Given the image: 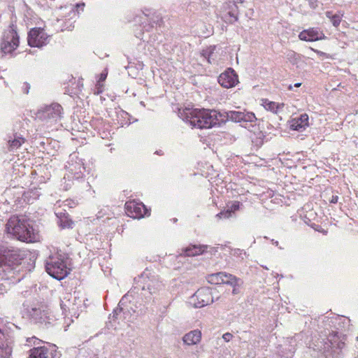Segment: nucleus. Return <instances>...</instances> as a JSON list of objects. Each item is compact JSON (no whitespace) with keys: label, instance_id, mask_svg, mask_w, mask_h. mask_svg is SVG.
<instances>
[{"label":"nucleus","instance_id":"nucleus-20","mask_svg":"<svg viewBox=\"0 0 358 358\" xmlns=\"http://www.w3.org/2000/svg\"><path fill=\"white\" fill-rule=\"evenodd\" d=\"M308 120V115L306 113H303L299 117L291 120L290 128L298 131H303L309 124Z\"/></svg>","mask_w":358,"mask_h":358},{"label":"nucleus","instance_id":"nucleus-48","mask_svg":"<svg viewBox=\"0 0 358 358\" xmlns=\"http://www.w3.org/2000/svg\"><path fill=\"white\" fill-rule=\"evenodd\" d=\"M357 341H358V336H357Z\"/></svg>","mask_w":358,"mask_h":358},{"label":"nucleus","instance_id":"nucleus-9","mask_svg":"<svg viewBox=\"0 0 358 358\" xmlns=\"http://www.w3.org/2000/svg\"><path fill=\"white\" fill-rule=\"evenodd\" d=\"M29 316L34 322L44 327L52 324L57 320L55 315L46 306L32 308L29 311Z\"/></svg>","mask_w":358,"mask_h":358},{"label":"nucleus","instance_id":"nucleus-41","mask_svg":"<svg viewBox=\"0 0 358 358\" xmlns=\"http://www.w3.org/2000/svg\"><path fill=\"white\" fill-rule=\"evenodd\" d=\"M77 298L78 299H77L76 301L75 302L76 303V306H75L76 311L78 309L79 306L81 305V303H82V300L79 297H77Z\"/></svg>","mask_w":358,"mask_h":358},{"label":"nucleus","instance_id":"nucleus-38","mask_svg":"<svg viewBox=\"0 0 358 358\" xmlns=\"http://www.w3.org/2000/svg\"><path fill=\"white\" fill-rule=\"evenodd\" d=\"M338 201V196L336 195H333L330 199V203H336Z\"/></svg>","mask_w":358,"mask_h":358},{"label":"nucleus","instance_id":"nucleus-7","mask_svg":"<svg viewBox=\"0 0 358 358\" xmlns=\"http://www.w3.org/2000/svg\"><path fill=\"white\" fill-rule=\"evenodd\" d=\"M135 280L142 287L143 290H148L151 294L156 293L162 287V283L158 275L153 271L148 268H146L138 276V279Z\"/></svg>","mask_w":358,"mask_h":358},{"label":"nucleus","instance_id":"nucleus-42","mask_svg":"<svg viewBox=\"0 0 358 358\" xmlns=\"http://www.w3.org/2000/svg\"><path fill=\"white\" fill-rule=\"evenodd\" d=\"M30 339H31V340H34V344H36V341H37V342H38V343L41 341L40 340H38V339L37 338H36V337H32V338H30Z\"/></svg>","mask_w":358,"mask_h":358},{"label":"nucleus","instance_id":"nucleus-13","mask_svg":"<svg viewBox=\"0 0 358 358\" xmlns=\"http://www.w3.org/2000/svg\"><path fill=\"white\" fill-rule=\"evenodd\" d=\"M213 302L210 290L208 288L199 289L189 299V303L194 308H201Z\"/></svg>","mask_w":358,"mask_h":358},{"label":"nucleus","instance_id":"nucleus-35","mask_svg":"<svg viewBox=\"0 0 358 358\" xmlns=\"http://www.w3.org/2000/svg\"><path fill=\"white\" fill-rule=\"evenodd\" d=\"M73 222L71 221H62L61 220L60 226L62 228H70L72 227Z\"/></svg>","mask_w":358,"mask_h":358},{"label":"nucleus","instance_id":"nucleus-46","mask_svg":"<svg viewBox=\"0 0 358 358\" xmlns=\"http://www.w3.org/2000/svg\"><path fill=\"white\" fill-rule=\"evenodd\" d=\"M301 83H295V84H294V87H300V86H301Z\"/></svg>","mask_w":358,"mask_h":358},{"label":"nucleus","instance_id":"nucleus-17","mask_svg":"<svg viewBox=\"0 0 358 358\" xmlns=\"http://www.w3.org/2000/svg\"><path fill=\"white\" fill-rule=\"evenodd\" d=\"M126 299V296L122 298L118 303V307L113 312V317H117L120 314L122 313L124 320L129 322L134 320L133 314L135 313V310L131 306L128 307L124 305Z\"/></svg>","mask_w":358,"mask_h":358},{"label":"nucleus","instance_id":"nucleus-24","mask_svg":"<svg viewBox=\"0 0 358 358\" xmlns=\"http://www.w3.org/2000/svg\"><path fill=\"white\" fill-rule=\"evenodd\" d=\"M201 338V332L198 330L195 329L193 331H189V333L186 334L183 338L182 341L184 343L191 345H196L198 343L200 342Z\"/></svg>","mask_w":358,"mask_h":358},{"label":"nucleus","instance_id":"nucleus-15","mask_svg":"<svg viewBox=\"0 0 358 358\" xmlns=\"http://www.w3.org/2000/svg\"><path fill=\"white\" fill-rule=\"evenodd\" d=\"M13 346V338L0 329V358H10Z\"/></svg>","mask_w":358,"mask_h":358},{"label":"nucleus","instance_id":"nucleus-22","mask_svg":"<svg viewBox=\"0 0 358 358\" xmlns=\"http://www.w3.org/2000/svg\"><path fill=\"white\" fill-rule=\"evenodd\" d=\"M208 248L206 245H190L183 250V254L187 257H194L203 254Z\"/></svg>","mask_w":358,"mask_h":358},{"label":"nucleus","instance_id":"nucleus-18","mask_svg":"<svg viewBox=\"0 0 358 358\" xmlns=\"http://www.w3.org/2000/svg\"><path fill=\"white\" fill-rule=\"evenodd\" d=\"M78 299L76 295H73L70 293L66 294L62 299L60 302V308L62 310V313L66 315L67 313H72L76 314V306L75 303Z\"/></svg>","mask_w":358,"mask_h":358},{"label":"nucleus","instance_id":"nucleus-47","mask_svg":"<svg viewBox=\"0 0 358 358\" xmlns=\"http://www.w3.org/2000/svg\"><path fill=\"white\" fill-rule=\"evenodd\" d=\"M289 88V90L292 89V86L290 85Z\"/></svg>","mask_w":358,"mask_h":358},{"label":"nucleus","instance_id":"nucleus-29","mask_svg":"<svg viewBox=\"0 0 358 358\" xmlns=\"http://www.w3.org/2000/svg\"><path fill=\"white\" fill-rule=\"evenodd\" d=\"M24 143V138L20 134H15L12 140L8 141L10 150L18 149L22 143Z\"/></svg>","mask_w":358,"mask_h":358},{"label":"nucleus","instance_id":"nucleus-43","mask_svg":"<svg viewBox=\"0 0 358 358\" xmlns=\"http://www.w3.org/2000/svg\"><path fill=\"white\" fill-rule=\"evenodd\" d=\"M71 12H72L73 16H76V11L74 10V8L73 7H71V10H70Z\"/></svg>","mask_w":358,"mask_h":358},{"label":"nucleus","instance_id":"nucleus-36","mask_svg":"<svg viewBox=\"0 0 358 358\" xmlns=\"http://www.w3.org/2000/svg\"><path fill=\"white\" fill-rule=\"evenodd\" d=\"M233 338V335L231 333H225L222 336V338L225 342H229Z\"/></svg>","mask_w":358,"mask_h":358},{"label":"nucleus","instance_id":"nucleus-6","mask_svg":"<svg viewBox=\"0 0 358 358\" xmlns=\"http://www.w3.org/2000/svg\"><path fill=\"white\" fill-rule=\"evenodd\" d=\"M65 169L64 180L69 182L83 178L86 171L83 159L79 157L78 152H73L69 155Z\"/></svg>","mask_w":358,"mask_h":358},{"label":"nucleus","instance_id":"nucleus-19","mask_svg":"<svg viewBox=\"0 0 358 358\" xmlns=\"http://www.w3.org/2000/svg\"><path fill=\"white\" fill-rule=\"evenodd\" d=\"M299 38L301 41H316L324 39L325 36L318 28H310L300 32Z\"/></svg>","mask_w":358,"mask_h":358},{"label":"nucleus","instance_id":"nucleus-45","mask_svg":"<svg viewBox=\"0 0 358 358\" xmlns=\"http://www.w3.org/2000/svg\"><path fill=\"white\" fill-rule=\"evenodd\" d=\"M273 244H274L275 246H278V241H274V240H272Z\"/></svg>","mask_w":358,"mask_h":358},{"label":"nucleus","instance_id":"nucleus-39","mask_svg":"<svg viewBox=\"0 0 358 358\" xmlns=\"http://www.w3.org/2000/svg\"><path fill=\"white\" fill-rule=\"evenodd\" d=\"M107 77V73H105V72H102L100 75V78H99V82H101V81H103L106 80Z\"/></svg>","mask_w":358,"mask_h":358},{"label":"nucleus","instance_id":"nucleus-14","mask_svg":"<svg viewBox=\"0 0 358 358\" xmlns=\"http://www.w3.org/2000/svg\"><path fill=\"white\" fill-rule=\"evenodd\" d=\"M125 208L127 215L133 218H141L145 215H149L148 209L143 203L136 202L135 201H129L126 202Z\"/></svg>","mask_w":358,"mask_h":358},{"label":"nucleus","instance_id":"nucleus-44","mask_svg":"<svg viewBox=\"0 0 358 358\" xmlns=\"http://www.w3.org/2000/svg\"><path fill=\"white\" fill-rule=\"evenodd\" d=\"M74 22H75V21L71 22L70 23V25H69V26H68V27H66V29H71V27H73L72 24H73V23Z\"/></svg>","mask_w":358,"mask_h":358},{"label":"nucleus","instance_id":"nucleus-31","mask_svg":"<svg viewBox=\"0 0 358 358\" xmlns=\"http://www.w3.org/2000/svg\"><path fill=\"white\" fill-rule=\"evenodd\" d=\"M224 272H218L216 273H213L208 276V282L212 284L219 285L222 284V278L224 277Z\"/></svg>","mask_w":358,"mask_h":358},{"label":"nucleus","instance_id":"nucleus-27","mask_svg":"<svg viewBox=\"0 0 358 358\" xmlns=\"http://www.w3.org/2000/svg\"><path fill=\"white\" fill-rule=\"evenodd\" d=\"M116 114L117 120L120 127L129 125L131 124L130 115L128 113L122 109H120L116 112Z\"/></svg>","mask_w":358,"mask_h":358},{"label":"nucleus","instance_id":"nucleus-5","mask_svg":"<svg viewBox=\"0 0 358 358\" xmlns=\"http://www.w3.org/2000/svg\"><path fill=\"white\" fill-rule=\"evenodd\" d=\"M47 273L57 280L64 278L69 273V269L64 257L58 253L50 255L45 262Z\"/></svg>","mask_w":358,"mask_h":358},{"label":"nucleus","instance_id":"nucleus-30","mask_svg":"<svg viewBox=\"0 0 358 358\" xmlns=\"http://www.w3.org/2000/svg\"><path fill=\"white\" fill-rule=\"evenodd\" d=\"M234 3L233 6L229 7V10L228 12V14L230 17H233L234 21L238 20V6L237 3H243L244 0H233Z\"/></svg>","mask_w":358,"mask_h":358},{"label":"nucleus","instance_id":"nucleus-3","mask_svg":"<svg viewBox=\"0 0 358 358\" xmlns=\"http://www.w3.org/2000/svg\"><path fill=\"white\" fill-rule=\"evenodd\" d=\"M22 259L23 255L19 249L0 244V280L13 278Z\"/></svg>","mask_w":358,"mask_h":358},{"label":"nucleus","instance_id":"nucleus-8","mask_svg":"<svg viewBox=\"0 0 358 358\" xmlns=\"http://www.w3.org/2000/svg\"><path fill=\"white\" fill-rule=\"evenodd\" d=\"M62 117V107L59 103H52L39 110L36 118L50 124L56 123Z\"/></svg>","mask_w":358,"mask_h":358},{"label":"nucleus","instance_id":"nucleus-12","mask_svg":"<svg viewBox=\"0 0 358 358\" xmlns=\"http://www.w3.org/2000/svg\"><path fill=\"white\" fill-rule=\"evenodd\" d=\"M50 38L43 29L35 27L29 31L27 41L31 47L42 48L49 43Z\"/></svg>","mask_w":358,"mask_h":358},{"label":"nucleus","instance_id":"nucleus-40","mask_svg":"<svg viewBox=\"0 0 358 358\" xmlns=\"http://www.w3.org/2000/svg\"><path fill=\"white\" fill-rule=\"evenodd\" d=\"M296 56H297L296 53L294 51H289L287 54V57L289 58H294Z\"/></svg>","mask_w":358,"mask_h":358},{"label":"nucleus","instance_id":"nucleus-34","mask_svg":"<svg viewBox=\"0 0 358 358\" xmlns=\"http://www.w3.org/2000/svg\"><path fill=\"white\" fill-rule=\"evenodd\" d=\"M327 17L331 18V22H332L333 25L334 27H338L341 21V17L338 15H333L332 16H330V13H327Z\"/></svg>","mask_w":358,"mask_h":358},{"label":"nucleus","instance_id":"nucleus-26","mask_svg":"<svg viewBox=\"0 0 358 358\" xmlns=\"http://www.w3.org/2000/svg\"><path fill=\"white\" fill-rule=\"evenodd\" d=\"M242 113L243 112L241 111L234 110L221 113L222 118L223 117V123L225 122L227 120H231V121L240 123Z\"/></svg>","mask_w":358,"mask_h":358},{"label":"nucleus","instance_id":"nucleus-10","mask_svg":"<svg viewBox=\"0 0 358 358\" xmlns=\"http://www.w3.org/2000/svg\"><path fill=\"white\" fill-rule=\"evenodd\" d=\"M19 43L17 31L13 27H10L4 31L1 49L5 54L11 53L19 46Z\"/></svg>","mask_w":358,"mask_h":358},{"label":"nucleus","instance_id":"nucleus-37","mask_svg":"<svg viewBox=\"0 0 358 358\" xmlns=\"http://www.w3.org/2000/svg\"><path fill=\"white\" fill-rule=\"evenodd\" d=\"M241 285H233L231 286L233 287V289H232V294L234 295H236L237 294L239 293L240 290H239V287L241 286Z\"/></svg>","mask_w":358,"mask_h":358},{"label":"nucleus","instance_id":"nucleus-16","mask_svg":"<svg viewBox=\"0 0 358 358\" xmlns=\"http://www.w3.org/2000/svg\"><path fill=\"white\" fill-rule=\"evenodd\" d=\"M219 83L225 88L234 87L238 82V76L232 69H228L218 78Z\"/></svg>","mask_w":358,"mask_h":358},{"label":"nucleus","instance_id":"nucleus-33","mask_svg":"<svg viewBox=\"0 0 358 358\" xmlns=\"http://www.w3.org/2000/svg\"><path fill=\"white\" fill-rule=\"evenodd\" d=\"M40 196V192L38 189H32L29 192H27L25 194V198L28 199V202H32L31 200H36L38 199Z\"/></svg>","mask_w":358,"mask_h":358},{"label":"nucleus","instance_id":"nucleus-32","mask_svg":"<svg viewBox=\"0 0 358 358\" xmlns=\"http://www.w3.org/2000/svg\"><path fill=\"white\" fill-rule=\"evenodd\" d=\"M215 49V46H210L206 50H203L202 55L207 59L209 63H211V59L214 60L213 57V52Z\"/></svg>","mask_w":358,"mask_h":358},{"label":"nucleus","instance_id":"nucleus-11","mask_svg":"<svg viewBox=\"0 0 358 358\" xmlns=\"http://www.w3.org/2000/svg\"><path fill=\"white\" fill-rule=\"evenodd\" d=\"M61 353L54 344L33 348L29 350V358H60Z\"/></svg>","mask_w":358,"mask_h":358},{"label":"nucleus","instance_id":"nucleus-4","mask_svg":"<svg viewBox=\"0 0 358 358\" xmlns=\"http://www.w3.org/2000/svg\"><path fill=\"white\" fill-rule=\"evenodd\" d=\"M6 230L8 234L22 241L34 242L37 238L34 229L24 216L10 217L6 224Z\"/></svg>","mask_w":358,"mask_h":358},{"label":"nucleus","instance_id":"nucleus-25","mask_svg":"<svg viewBox=\"0 0 358 358\" xmlns=\"http://www.w3.org/2000/svg\"><path fill=\"white\" fill-rule=\"evenodd\" d=\"M257 117L252 112H243L241 117L240 124L245 128L253 126L255 124Z\"/></svg>","mask_w":358,"mask_h":358},{"label":"nucleus","instance_id":"nucleus-21","mask_svg":"<svg viewBox=\"0 0 358 358\" xmlns=\"http://www.w3.org/2000/svg\"><path fill=\"white\" fill-rule=\"evenodd\" d=\"M262 106L267 111H270L275 115L280 113L285 107V104L283 103H277L269 101L268 99H262Z\"/></svg>","mask_w":358,"mask_h":358},{"label":"nucleus","instance_id":"nucleus-2","mask_svg":"<svg viewBox=\"0 0 358 358\" xmlns=\"http://www.w3.org/2000/svg\"><path fill=\"white\" fill-rule=\"evenodd\" d=\"M178 116L192 127L208 129L223 123L221 112L186 107L179 109Z\"/></svg>","mask_w":358,"mask_h":358},{"label":"nucleus","instance_id":"nucleus-1","mask_svg":"<svg viewBox=\"0 0 358 358\" xmlns=\"http://www.w3.org/2000/svg\"><path fill=\"white\" fill-rule=\"evenodd\" d=\"M328 325L336 330L329 332L325 339L321 342L322 345L317 347V350L324 355L326 358H341L343 349L345 346L342 333L338 331L345 329L350 324L348 317L335 315L327 320Z\"/></svg>","mask_w":358,"mask_h":358},{"label":"nucleus","instance_id":"nucleus-28","mask_svg":"<svg viewBox=\"0 0 358 358\" xmlns=\"http://www.w3.org/2000/svg\"><path fill=\"white\" fill-rule=\"evenodd\" d=\"M224 277L222 278V284H227L230 286L236 285H242L243 281L241 279L236 278L235 275H233L229 273H227L224 272Z\"/></svg>","mask_w":358,"mask_h":358},{"label":"nucleus","instance_id":"nucleus-23","mask_svg":"<svg viewBox=\"0 0 358 358\" xmlns=\"http://www.w3.org/2000/svg\"><path fill=\"white\" fill-rule=\"evenodd\" d=\"M241 203L239 201H235L231 202L227 206L226 210L221 211L216 215V217L218 219H226L231 217L232 215L241 208Z\"/></svg>","mask_w":358,"mask_h":358}]
</instances>
